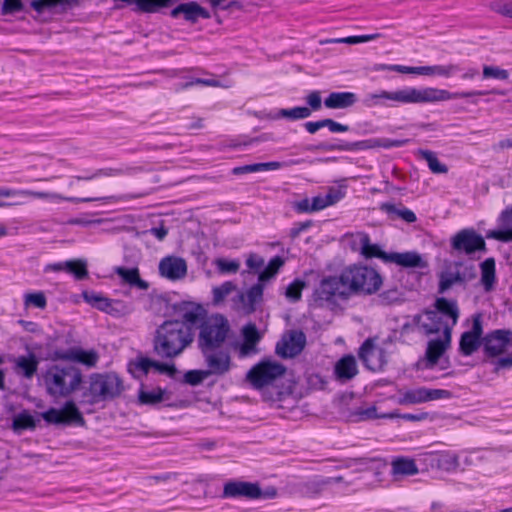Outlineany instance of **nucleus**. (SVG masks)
Listing matches in <instances>:
<instances>
[{"instance_id": "obj_1", "label": "nucleus", "mask_w": 512, "mask_h": 512, "mask_svg": "<svg viewBox=\"0 0 512 512\" xmlns=\"http://www.w3.org/2000/svg\"><path fill=\"white\" fill-rule=\"evenodd\" d=\"M204 314L199 304H191L183 309L181 318L165 320L155 330L153 351L162 359H175L181 356L195 340V325Z\"/></svg>"}, {"instance_id": "obj_2", "label": "nucleus", "mask_w": 512, "mask_h": 512, "mask_svg": "<svg viewBox=\"0 0 512 512\" xmlns=\"http://www.w3.org/2000/svg\"><path fill=\"white\" fill-rule=\"evenodd\" d=\"M488 94L486 91H467L451 93L445 89L434 87L414 88L406 87L395 91L382 90L366 96L368 106H388L387 101L395 104H422L447 101L451 99L469 98Z\"/></svg>"}, {"instance_id": "obj_3", "label": "nucleus", "mask_w": 512, "mask_h": 512, "mask_svg": "<svg viewBox=\"0 0 512 512\" xmlns=\"http://www.w3.org/2000/svg\"><path fill=\"white\" fill-rule=\"evenodd\" d=\"M195 328L198 329L197 347L199 350L227 346V341L232 333L230 322L226 316L220 313L207 315L205 310Z\"/></svg>"}, {"instance_id": "obj_4", "label": "nucleus", "mask_w": 512, "mask_h": 512, "mask_svg": "<svg viewBox=\"0 0 512 512\" xmlns=\"http://www.w3.org/2000/svg\"><path fill=\"white\" fill-rule=\"evenodd\" d=\"M43 380L49 395L66 397L79 387L82 373L71 364H56L46 370Z\"/></svg>"}, {"instance_id": "obj_5", "label": "nucleus", "mask_w": 512, "mask_h": 512, "mask_svg": "<svg viewBox=\"0 0 512 512\" xmlns=\"http://www.w3.org/2000/svg\"><path fill=\"white\" fill-rule=\"evenodd\" d=\"M124 391L122 379L113 372L94 373L89 378V388L84 393L88 404L113 400Z\"/></svg>"}, {"instance_id": "obj_6", "label": "nucleus", "mask_w": 512, "mask_h": 512, "mask_svg": "<svg viewBox=\"0 0 512 512\" xmlns=\"http://www.w3.org/2000/svg\"><path fill=\"white\" fill-rule=\"evenodd\" d=\"M343 271L344 279L351 295H370L377 292L382 284L380 275L367 266H350Z\"/></svg>"}, {"instance_id": "obj_7", "label": "nucleus", "mask_w": 512, "mask_h": 512, "mask_svg": "<svg viewBox=\"0 0 512 512\" xmlns=\"http://www.w3.org/2000/svg\"><path fill=\"white\" fill-rule=\"evenodd\" d=\"M349 297L343 271L339 275L324 277L314 291V300L321 306L335 304L337 300H347Z\"/></svg>"}, {"instance_id": "obj_8", "label": "nucleus", "mask_w": 512, "mask_h": 512, "mask_svg": "<svg viewBox=\"0 0 512 512\" xmlns=\"http://www.w3.org/2000/svg\"><path fill=\"white\" fill-rule=\"evenodd\" d=\"M409 142L408 139H389V138H370L357 142H343L338 144L326 143L322 142L309 148L310 150L316 151H356V150H369L375 148H393V147H401L406 145Z\"/></svg>"}, {"instance_id": "obj_9", "label": "nucleus", "mask_w": 512, "mask_h": 512, "mask_svg": "<svg viewBox=\"0 0 512 512\" xmlns=\"http://www.w3.org/2000/svg\"><path fill=\"white\" fill-rule=\"evenodd\" d=\"M477 277L476 267L462 261L450 262L439 274V292L444 293L454 285H466Z\"/></svg>"}, {"instance_id": "obj_10", "label": "nucleus", "mask_w": 512, "mask_h": 512, "mask_svg": "<svg viewBox=\"0 0 512 512\" xmlns=\"http://www.w3.org/2000/svg\"><path fill=\"white\" fill-rule=\"evenodd\" d=\"M286 367L276 361L264 360L253 366L247 373V380L256 389L272 385L284 376Z\"/></svg>"}, {"instance_id": "obj_11", "label": "nucleus", "mask_w": 512, "mask_h": 512, "mask_svg": "<svg viewBox=\"0 0 512 512\" xmlns=\"http://www.w3.org/2000/svg\"><path fill=\"white\" fill-rule=\"evenodd\" d=\"M207 371L211 376H224L232 368V357L229 347L199 350Z\"/></svg>"}, {"instance_id": "obj_12", "label": "nucleus", "mask_w": 512, "mask_h": 512, "mask_svg": "<svg viewBox=\"0 0 512 512\" xmlns=\"http://www.w3.org/2000/svg\"><path fill=\"white\" fill-rule=\"evenodd\" d=\"M451 247L458 253L472 255L477 251L486 252L483 236L474 229H462L451 238Z\"/></svg>"}, {"instance_id": "obj_13", "label": "nucleus", "mask_w": 512, "mask_h": 512, "mask_svg": "<svg viewBox=\"0 0 512 512\" xmlns=\"http://www.w3.org/2000/svg\"><path fill=\"white\" fill-rule=\"evenodd\" d=\"M42 418L52 424L85 425V419L73 401L66 402L62 409H48L42 413Z\"/></svg>"}, {"instance_id": "obj_14", "label": "nucleus", "mask_w": 512, "mask_h": 512, "mask_svg": "<svg viewBox=\"0 0 512 512\" xmlns=\"http://www.w3.org/2000/svg\"><path fill=\"white\" fill-rule=\"evenodd\" d=\"M264 285L257 283L247 291H239L231 299L232 309L235 311L251 314L256 310V304L262 301Z\"/></svg>"}, {"instance_id": "obj_15", "label": "nucleus", "mask_w": 512, "mask_h": 512, "mask_svg": "<svg viewBox=\"0 0 512 512\" xmlns=\"http://www.w3.org/2000/svg\"><path fill=\"white\" fill-rule=\"evenodd\" d=\"M358 355L363 364L371 371L382 370L387 363L386 351L377 346L370 338L361 345Z\"/></svg>"}, {"instance_id": "obj_16", "label": "nucleus", "mask_w": 512, "mask_h": 512, "mask_svg": "<svg viewBox=\"0 0 512 512\" xmlns=\"http://www.w3.org/2000/svg\"><path fill=\"white\" fill-rule=\"evenodd\" d=\"M306 344V336L300 330H292L276 345V354L282 358H293L299 355Z\"/></svg>"}, {"instance_id": "obj_17", "label": "nucleus", "mask_w": 512, "mask_h": 512, "mask_svg": "<svg viewBox=\"0 0 512 512\" xmlns=\"http://www.w3.org/2000/svg\"><path fill=\"white\" fill-rule=\"evenodd\" d=\"M482 342L484 351L488 356H498L505 352L509 346H512V331L495 330L483 337Z\"/></svg>"}, {"instance_id": "obj_18", "label": "nucleus", "mask_w": 512, "mask_h": 512, "mask_svg": "<svg viewBox=\"0 0 512 512\" xmlns=\"http://www.w3.org/2000/svg\"><path fill=\"white\" fill-rule=\"evenodd\" d=\"M259 484L245 481H229L225 483L223 488V498H239L248 499L259 498Z\"/></svg>"}, {"instance_id": "obj_19", "label": "nucleus", "mask_w": 512, "mask_h": 512, "mask_svg": "<svg viewBox=\"0 0 512 512\" xmlns=\"http://www.w3.org/2000/svg\"><path fill=\"white\" fill-rule=\"evenodd\" d=\"M159 273L171 281L183 279L187 275V263L181 257H164L159 263Z\"/></svg>"}, {"instance_id": "obj_20", "label": "nucleus", "mask_w": 512, "mask_h": 512, "mask_svg": "<svg viewBox=\"0 0 512 512\" xmlns=\"http://www.w3.org/2000/svg\"><path fill=\"white\" fill-rule=\"evenodd\" d=\"M170 15L173 18H178L182 15L191 24H195L200 18L209 19L211 17L208 10L195 1L179 4L171 10Z\"/></svg>"}, {"instance_id": "obj_21", "label": "nucleus", "mask_w": 512, "mask_h": 512, "mask_svg": "<svg viewBox=\"0 0 512 512\" xmlns=\"http://www.w3.org/2000/svg\"><path fill=\"white\" fill-rule=\"evenodd\" d=\"M451 326L444 327V338L433 339L428 342L426 358L431 365H436L451 343Z\"/></svg>"}, {"instance_id": "obj_22", "label": "nucleus", "mask_w": 512, "mask_h": 512, "mask_svg": "<svg viewBox=\"0 0 512 512\" xmlns=\"http://www.w3.org/2000/svg\"><path fill=\"white\" fill-rule=\"evenodd\" d=\"M426 320L422 321V316L417 314L413 317V323L420 326L427 335L444 332V327L449 325L436 310H428L425 312Z\"/></svg>"}, {"instance_id": "obj_23", "label": "nucleus", "mask_w": 512, "mask_h": 512, "mask_svg": "<svg viewBox=\"0 0 512 512\" xmlns=\"http://www.w3.org/2000/svg\"><path fill=\"white\" fill-rule=\"evenodd\" d=\"M353 244L359 245L360 252L365 258H379L384 262H388L387 257L389 256V253L382 251L380 246L377 244H371L370 237L367 233L358 232L355 235Z\"/></svg>"}, {"instance_id": "obj_24", "label": "nucleus", "mask_w": 512, "mask_h": 512, "mask_svg": "<svg viewBox=\"0 0 512 512\" xmlns=\"http://www.w3.org/2000/svg\"><path fill=\"white\" fill-rule=\"evenodd\" d=\"M14 371L26 379H31L36 374L39 366V359L33 352L14 359Z\"/></svg>"}, {"instance_id": "obj_25", "label": "nucleus", "mask_w": 512, "mask_h": 512, "mask_svg": "<svg viewBox=\"0 0 512 512\" xmlns=\"http://www.w3.org/2000/svg\"><path fill=\"white\" fill-rule=\"evenodd\" d=\"M243 343L240 346V356L246 357L257 352V344L261 336L254 324H248L242 329Z\"/></svg>"}, {"instance_id": "obj_26", "label": "nucleus", "mask_w": 512, "mask_h": 512, "mask_svg": "<svg viewBox=\"0 0 512 512\" xmlns=\"http://www.w3.org/2000/svg\"><path fill=\"white\" fill-rule=\"evenodd\" d=\"M334 372L340 381H348L358 374L357 362L354 356L346 355L337 361Z\"/></svg>"}, {"instance_id": "obj_27", "label": "nucleus", "mask_w": 512, "mask_h": 512, "mask_svg": "<svg viewBox=\"0 0 512 512\" xmlns=\"http://www.w3.org/2000/svg\"><path fill=\"white\" fill-rule=\"evenodd\" d=\"M357 100L353 92H332L324 100V105L328 109H345L353 106Z\"/></svg>"}, {"instance_id": "obj_28", "label": "nucleus", "mask_w": 512, "mask_h": 512, "mask_svg": "<svg viewBox=\"0 0 512 512\" xmlns=\"http://www.w3.org/2000/svg\"><path fill=\"white\" fill-rule=\"evenodd\" d=\"M114 271L125 284L136 287L140 290H147L149 287V284L141 279L138 268H125L119 266L116 267Z\"/></svg>"}, {"instance_id": "obj_29", "label": "nucleus", "mask_w": 512, "mask_h": 512, "mask_svg": "<svg viewBox=\"0 0 512 512\" xmlns=\"http://www.w3.org/2000/svg\"><path fill=\"white\" fill-rule=\"evenodd\" d=\"M60 357L62 359L79 362L89 368L95 367L99 359V355L96 351L83 349L70 350Z\"/></svg>"}, {"instance_id": "obj_30", "label": "nucleus", "mask_w": 512, "mask_h": 512, "mask_svg": "<svg viewBox=\"0 0 512 512\" xmlns=\"http://www.w3.org/2000/svg\"><path fill=\"white\" fill-rule=\"evenodd\" d=\"M435 310L441 314L442 317H446L451 320L449 326L451 329L457 324L459 318V308L455 300H448L446 298H438L435 301Z\"/></svg>"}, {"instance_id": "obj_31", "label": "nucleus", "mask_w": 512, "mask_h": 512, "mask_svg": "<svg viewBox=\"0 0 512 512\" xmlns=\"http://www.w3.org/2000/svg\"><path fill=\"white\" fill-rule=\"evenodd\" d=\"M387 263H395L402 267H424L422 257L417 252L389 253Z\"/></svg>"}, {"instance_id": "obj_32", "label": "nucleus", "mask_w": 512, "mask_h": 512, "mask_svg": "<svg viewBox=\"0 0 512 512\" xmlns=\"http://www.w3.org/2000/svg\"><path fill=\"white\" fill-rule=\"evenodd\" d=\"M480 269L481 284L483 285L485 291L489 292L494 288L496 281L495 259L492 257L485 259L480 264Z\"/></svg>"}, {"instance_id": "obj_33", "label": "nucleus", "mask_w": 512, "mask_h": 512, "mask_svg": "<svg viewBox=\"0 0 512 512\" xmlns=\"http://www.w3.org/2000/svg\"><path fill=\"white\" fill-rule=\"evenodd\" d=\"M457 71H459V66L456 64L417 67L418 75L427 76L438 75L443 77H451Z\"/></svg>"}, {"instance_id": "obj_34", "label": "nucleus", "mask_w": 512, "mask_h": 512, "mask_svg": "<svg viewBox=\"0 0 512 512\" xmlns=\"http://www.w3.org/2000/svg\"><path fill=\"white\" fill-rule=\"evenodd\" d=\"M418 473V467L414 460L397 458L392 462V474L394 476H411Z\"/></svg>"}, {"instance_id": "obj_35", "label": "nucleus", "mask_w": 512, "mask_h": 512, "mask_svg": "<svg viewBox=\"0 0 512 512\" xmlns=\"http://www.w3.org/2000/svg\"><path fill=\"white\" fill-rule=\"evenodd\" d=\"M237 291V286L231 282L226 281L220 286L213 287L212 289V304L220 306L224 303L225 299L233 292Z\"/></svg>"}, {"instance_id": "obj_36", "label": "nucleus", "mask_w": 512, "mask_h": 512, "mask_svg": "<svg viewBox=\"0 0 512 512\" xmlns=\"http://www.w3.org/2000/svg\"><path fill=\"white\" fill-rule=\"evenodd\" d=\"M80 4V0H33L31 2L32 8L38 13L43 12L46 8H53L56 6L75 7Z\"/></svg>"}, {"instance_id": "obj_37", "label": "nucleus", "mask_w": 512, "mask_h": 512, "mask_svg": "<svg viewBox=\"0 0 512 512\" xmlns=\"http://www.w3.org/2000/svg\"><path fill=\"white\" fill-rule=\"evenodd\" d=\"M481 344H483L482 340L468 332H464L460 338L459 349L463 355L470 356L478 350Z\"/></svg>"}, {"instance_id": "obj_38", "label": "nucleus", "mask_w": 512, "mask_h": 512, "mask_svg": "<svg viewBox=\"0 0 512 512\" xmlns=\"http://www.w3.org/2000/svg\"><path fill=\"white\" fill-rule=\"evenodd\" d=\"M418 155L427 162L432 173L446 174L448 172V167L438 160L434 152L420 149L418 150Z\"/></svg>"}, {"instance_id": "obj_39", "label": "nucleus", "mask_w": 512, "mask_h": 512, "mask_svg": "<svg viewBox=\"0 0 512 512\" xmlns=\"http://www.w3.org/2000/svg\"><path fill=\"white\" fill-rule=\"evenodd\" d=\"M311 116V109L304 106H297L290 109H280L275 118H286L289 120H302Z\"/></svg>"}, {"instance_id": "obj_40", "label": "nucleus", "mask_w": 512, "mask_h": 512, "mask_svg": "<svg viewBox=\"0 0 512 512\" xmlns=\"http://www.w3.org/2000/svg\"><path fill=\"white\" fill-rule=\"evenodd\" d=\"M285 261L280 256L273 257L263 271L259 273L258 283L263 284L264 282L272 279L278 273L280 268L284 265Z\"/></svg>"}, {"instance_id": "obj_41", "label": "nucleus", "mask_w": 512, "mask_h": 512, "mask_svg": "<svg viewBox=\"0 0 512 512\" xmlns=\"http://www.w3.org/2000/svg\"><path fill=\"white\" fill-rule=\"evenodd\" d=\"M165 391L161 388L153 390L140 389L138 393V401L141 405H156L163 401Z\"/></svg>"}, {"instance_id": "obj_42", "label": "nucleus", "mask_w": 512, "mask_h": 512, "mask_svg": "<svg viewBox=\"0 0 512 512\" xmlns=\"http://www.w3.org/2000/svg\"><path fill=\"white\" fill-rule=\"evenodd\" d=\"M36 421L34 417L28 412L23 411L16 415L13 419L12 429L15 432H20L27 429H35Z\"/></svg>"}, {"instance_id": "obj_43", "label": "nucleus", "mask_w": 512, "mask_h": 512, "mask_svg": "<svg viewBox=\"0 0 512 512\" xmlns=\"http://www.w3.org/2000/svg\"><path fill=\"white\" fill-rule=\"evenodd\" d=\"M65 271L73 274L78 280L88 276L87 263L82 259L65 261Z\"/></svg>"}, {"instance_id": "obj_44", "label": "nucleus", "mask_w": 512, "mask_h": 512, "mask_svg": "<svg viewBox=\"0 0 512 512\" xmlns=\"http://www.w3.org/2000/svg\"><path fill=\"white\" fill-rule=\"evenodd\" d=\"M306 287V282L301 279H295L284 291V295L289 302L296 303L301 300L302 291Z\"/></svg>"}, {"instance_id": "obj_45", "label": "nucleus", "mask_w": 512, "mask_h": 512, "mask_svg": "<svg viewBox=\"0 0 512 512\" xmlns=\"http://www.w3.org/2000/svg\"><path fill=\"white\" fill-rule=\"evenodd\" d=\"M428 401L427 388L421 387L414 390L407 391L403 394L402 403L404 404H418Z\"/></svg>"}, {"instance_id": "obj_46", "label": "nucleus", "mask_w": 512, "mask_h": 512, "mask_svg": "<svg viewBox=\"0 0 512 512\" xmlns=\"http://www.w3.org/2000/svg\"><path fill=\"white\" fill-rule=\"evenodd\" d=\"M214 265L221 274H235L240 269V262L238 260L217 258L214 260Z\"/></svg>"}, {"instance_id": "obj_47", "label": "nucleus", "mask_w": 512, "mask_h": 512, "mask_svg": "<svg viewBox=\"0 0 512 512\" xmlns=\"http://www.w3.org/2000/svg\"><path fill=\"white\" fill-rule=\"evenodd\" d=\"M209 377H211V375L207 371V369L190 370L185 373L184 380L186 383H188L192 386H197Z\"/></svg>"}, {"instance_id": "obj_48", "label": "nucleus", "mask_w": 512, "mask_h": 512, "mask_svg": "<svg viewBox=\"0 0 512 512\" xmlns=\"http://www.w3.org/2000/svg\"><path fill=\"white\" fill-rule=\"evenodd\" d=\"M131 312L130 307L122 301L119 300H111L110 305H108V309L106 311L107 314L114 317H122Z\"/></svg>"}, {"instance_id": "obj_49", "label": "nucleus", "mask_w": 512, "mask_h": 512, "mask_svg": "<svg viewBox=\"0 0 512 512\" xmlns=\"http://www.w3.org/2000/svg\"><path fill=\"white\" fill-rule=\"evenodd\" d=\"M483 78H494L498 80H507L509 78V72L498 66H483Z\"/></svg>"}, {"instance_id": "obj_50", "label": "nucleus", "mask_w": 512, "mask_h": 512, "mask_svg": "<svg viewBox=\"0 0 512 512\" xmlns=\"http://www.w3.org/2000/svg\"><path fill=\"white\" fill-rule=\"evenodd\" d=\"M377 34L372 35H361V36H349L345 38H337V39H330L327 40V43H346V44H358L363 42L371 41L375 38H377Z\"/></svg>"}, {"instance_id": "obj_51", "label": "nucleus", "mask_w": 512, "mask_h": 512, "mask_svg": "<svg viewBox=\"0 0 512 512\" xmlns=\"http://www.w3.org/2000/svg\"><path fill=\"white\" fill-rule=\"evenodd\" d=\"M24 4L22 0H3L1 7L2 15H11L22 11Z\"/></svg>"}, {"instance_id": "obj_52", "label": "nucleus", "mask_w": 512, "mask_h": 512, "mask_svg": "<svg viewBox=\"0 0 512 512\" xmlns=\"http://www.w3.org/2000/svg\"><path fill=\"white\" fill-rule=\"evenodd\" d=\"M25 304L33 305L37 308H45L46 307V297L42 292L30 293L25 295Z\"/></svg>"}, {"instance_id": "obj_53", "label": "nucleus", "mask_w": 512, "mask_h": 512, "mask_svg": "<svg viewBox=\"0 0 512 512\" xmlns=\"http://www.w3.org/2000/svg\"><path fill=\"white\" fill-rule=\"evenodd\" d=\"M440 465L447 471L455 470L459 467V457L456 454L447 453L441 457Z\"/></svg>"}, {"instance_id": "obj_54", "label": "nucleus", "mask_w": 512, "mask_h": 512, "mask_svg": "<svg viewBox=\"0 0 512 512\" xmlns=\"http://www.w3.org/2000/svg\"><path fill=\"white\" fill-rule=\"evenodd\" d=\"M377 70H389V71H395L403 74H417V67H409V66H403V65H386V64H380L376 68Z\"/></svg>"}, {"instance_id": "obj_55", "label": "nucleus", "mask_w": 512, "mask_h": 512, "mask_svg": "<svg viewBox=\"0 0 512 512\" xmlns=\"http://www.w3.org/2000/svg\"><path fill=\"white\" fill-rule=\"evenodd\" d=\"M306 102L309 105L308 108L311 109V112L319 110L322 104L320 92L312 91L309 93L306 97Z\"/></svg>"}, {"instance_id": "obj_56", "label": "nucleus", "mask_w": 512, "mask_h": 512, "mask_svg": "<svg viewBox=\"0 0 512 512\" xmlns=\"http://www.w3.org/2000/svg\"><path fill=\"white\" fill-rule=\"evenodd\" d=\"M195 85H205V86L216 87V86H219V82L216 80H213V79L196 78L192 81L181 84L179 89H187V88L195 86Z\"/></svg>"}, {"instance_id": "obj_57", "label": "nucleus", "mask_w": 512, "mask_h": 512, "mask_svg": "<svg viewBox=\"0 0 512 512\" xmlns=\"http://www.w3.org/2000/svg\"><path fill=\"white\" fill-rule=\"evenodd\" d=\"M323 197L328 207L340 201L344 197V193L339 189L331 188Z\"/></svg>"}, {"instance_id": "obj_58", "label": "nucleus", "mask_w": 512, "mask_h": 512, "mask_svg": "<svg viewBox=\"0 0 512 512\" xmlns=\"http://www.w3.org/2000/svg\"><path fill=\"white\" fill-rule=\"evenodd\" d=\"M467 332L470 333L471 335H474L475 337H477L480 340L483 339L482 338V334H483L482 317L480 314L475 315L473 317L472 328H471V330H469Z\"/></svg>"}, {"instance_id": "obj_59", "label": "nucleus", "mask_w": 512, "mask_h": 512, "mask_svg": "<svg viewBox=\"0 0 512 512\" xmlns=\"http://www.w3.org/2000/svg\"><path fill=\"white\" fill-rule=\"evenodd\" d=\"M249 269L258 271L264 266V258L257 254H250L246 261Z\"/></svg>"}, {"instance_id": "obj_60", "label": "nucleus", "mask_w": 512, "mask_h": 512, "mask_svg": "<svg viewBox=\"0 0 512 512\" xmlns=\"http://www.w3.org/2000/svg\"><path fill=\"white\" fill-rule=\"evenodd\" d=\"M356 415L358 416L359 420L362 421L378 418L376 406L360 409L357 411Z\"/></svg>"}, {"instance_id": "obj_61", "label": "nucleus", "mask_w": 512, "mask_h": 512, "mask_svg": "<svg viewBox=\"0 0 512 512\" xmlns=\"http://www.w3.org/2000/svg\"><path fill=\"white\" fill-rule=\"evenodd\" d=\"M428 401L437 400V399H447L451 397V392L444 389H428Z\"/></svg>"}, {"instance_id": "obj_62", "label": "nucleus", "mask_w": 512, "mask_h": 512, "mask_svg": "<svg viewBox=\"0 0 512 512\" xmlns=\"http://www.w3.org/2000/svg\"><path fill=\"white\" fill-rule=\"evenodd\" d=\"M380 209L387 213L391 220H395L399 217V213L401 211V207H397L392 203H382L380 205Z\"/></svg>"}, {"instance_id": "obj_63", "label": "nucleus", "mask_w": 512, "mask_h": 512, "mask_svg": "<svg viewBox=\"0 0 512 512\" xmlns=\"http://www.w3.org/2000/svg\"><path fill=\"white\" fill-rule=\"evenodd\" d=\"M324 127H327L332 133L346 132L349 130L347 125L338 123L330 118L325 119Z\"/></svg>"}, {"instance_id": "obj_64", "label": "nucleus", "mask_w": 512, "mask_h": 512, "mask_svg": "<svg viewBox=\"0 0 512 512\" xmlns=\"http://www.w3.org/2000/svg\"><path fill=\"white\" fill-rule=\"evenodd\" d=\"M489 237L503 242L512 241V228L507 230H496L489 234Z\"/></svg>"}]
</instances>
